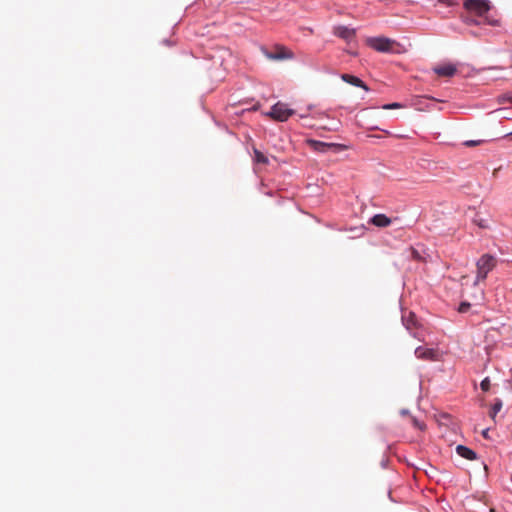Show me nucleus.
<instances>
[{"label": "nucleus", "mask_w": 512, "mask_h": 512, "mask_svg": "<svg viewBox=\"0 0 512 512\" xmlns=\"http://www.w3.org/2000/svg\"><path fill=\"white\" fill-rule=\"evenodd\" d=\"M498 259L491 254H483L476 262V279L474 285L487 278L488 274L497 266Z\"/></svg>", "instance_id": "obj_1"}, {"label": "nucleus", "mask_w": 512, "mask_h": 512, "mask_svg": "<svg viewBox=\"0 0 512 512\" xmlns=\"http://www.w3.org/2000/svg\"><path fill=\"white\" fill-rule=\"evenodd\" d=\"M294 114V110L290 109L287 104L282 102H277L271 107V110L267 113V115L277 121L284 122L289 119Z\"/></svg>", "instance_id": "obj_2"}, {"label": "nucleus", "mask_w": 512, "mask_h": 512, "mask_svg": "<svg viewBox=\"0 0 512 512\" xmlns=\"http://www.w3.org/2000/svg\"><path fill=\"white\" fill-rule=\"evenodd\" d=\"M395 43L394 40L386 37H373L368 40V44L371 48L382 53L392 52Z\"/></svg>", "instance_id": "obj_3"}, {"label": "nucleus", "mask_w": 512, "mask_h": 512, "mask_svg": "<svg viewBox=\"0 0 512 512\" xmlns=\"http://www.w3.org/2000/svg\"><path fill=\"white\" fill-rule=\"evenodd\" d=\"M464 8L481 16L491 9V2L489 0H465Z\"/></svg>", "instance_id": "obj_4"}, {"label": "nucleus", "mask_w": 512, "mask_h": 512, "mask_svg": "<svg viewBox=\"0 0 512 512\" xmlns=\"http://www.w3.org/2000/svg\"><path fill=\"white\" fill-rule=\"evenodd\" d=\"M309 143L315 151L320 152V153H326L330 150L336 151L341 148L340 144L326 143V142L317 141V140H310Z\"/></svg>", "instance_id": "obj_5"}, {"label": "nucleus", "mask_w": 512, "mask_h": 512, "mask_svg": "<svg viewBox=\"0 0 512 512\" xmlns=\"http://www.w3.org/2000/svg\"><path fill=\"white\" fill-rule=\"evenodd\" d=\"M415 356L418 359L435 361L437 360V351L433 348L419 346L415 349Z\"/></svg>", "instance_id": "obj_6"}, {"label": "nucleus", "mask_w": 512, "mask_h": 512, "mask_svg": "<svg viewBox=\"0 0 512 512\" xmlns=\"http://www.w3.org/2000/svg\"><path fill=\"white\" fill-rule=\"evenodd\" d=\"M334 34L347 42H351L355 37V29L341 25L334 28Z\"/></svg>", "instance_id": "obj_7"}, {"label": "nucleus", "mask_w": 512, "mask_h": 512, "mask_svg": "<svg viewBox=\"0 0 512 512\" xmlns=\"http://www.w3.org/2000/svg\"><path fill=\"white\" fill-rule=\"evenodd\" d=\"M341 79L344 82H346L348 84H351V85H353L355 87L362 88L365 91L369 90L368 86L360 78H358L357 76L350 75V74H342L341 75Z\"/></svg>", "instance_id": "obj_8"}, {"label": "nucleus", "mask_w": 512, "mask_h": 512, "mask_svg": "<svg viewBox=\"0 0 512 512\" xmlns=\"http://www.w3.org/2000/svg\"><path fill=\"white\" fill-rule=\"evenodd\" d=\"M456 452L459 456L467 460H475L477 458L476 452L464 445H457Z\"/></svg>", "instance_id": "obj_9"}, {"label": "nucleus", "mask_w": 512, "mask_h": 512, "mask_svg": "<svg viewBox=\"0 0 512 512\" xmlns=\"http://www.w3.org/2000/svg\"><path fill=\"white\" fill-rule=\"evenodd\" d=\"M434 72L439 76L451 77L456 73V67L452 64L435 67Z\"/></svg>", "instance_id": "obj_10"}, {"label": "nucleus", "mask_w": 512, "mask_h": 512, "mask_svg": "<svg viewBox=\"0 0 512 512\" xmlns=\"http://www.w3.org/2000/svg\"><path fill=\"white\" fill-rule=\"evenodd\" d=\"M370 223L377 227H387L391 224V220L385 214H376L370 219Z\"/></svg>", "instance_id": "obj_11"}, {"label": "nucleus", "mask_w": 512, "mask_h": 512, "mask_svg": "<svg viewBox=\"0 0 512 512\" xmlns=\"http://www.w3.org/2000/svg\"><path fill=\"white\" fill-rule=\"evenodd\" d=\"M502 400L497 398L494 402V404L492 405L491 407V410H490V416L491 418H495L496 415L498 414V412H500V410L502 409Z\"/></svg>", "instance_id": "obj_12"}, {"label": "nucleus", "mask_w": 512, "mask_h": 512, "mask_svg": "<svg viewBox=\"0 0 512 512\" xmlns=\"http://www.w3.org/2000/svg\"><path fill=\"white\" fill-rule=\"evenodd\" d=\"M254 157H255V161L257 163H262V164L268 163V158L256 149L254 150Z\"/></svg>", "instance_id": "obj_13"}, {"label": "nucleus", "mask_w": 512, "mask_h": 512, "mask_svg": "<svg viewBox=\"0 0 512 512\" xmlns=\"http://www.w3.org/2000/svg\"><path fill=\"white\" fill-rule=\"evenodd\" d=\"M480 387L481 389L484 391V392H487L490 388V379L489 377H485L481 383H480Z\"/></svg>", "instance_id": "obj_14"}, {"label": "nucleus", "mask_w": 512, "mask_h": 512, "mask_svg": "<svg viewBox=\"0 0 512 512\" xmlns=\"http://www.w3.org/2000/svg\"><path fill=\"white\" fill-rule=\"evenodd\" d=\"M401 107H402V105L398 102L389 103V104H385L382 106V108L385 110L397 109V108H401Z\"/></svg>", "instance_id": "obj_15"}, {"label": "nucleus", "mask_w": 512, "mask_h": 512, "mask_svg": "<svg viewBox=\"0 0 512 512\" xmlns=\"http://www.w3.org/2000/svg\"><path fill=\"white\" fill-rule=\"evenodd\" d=\"M402 322L408 330L414 325V320H413L412 316L408 319H406L404 316H402Z\"/></svg>", "instance_id": "obj_16"}, {"label": "nucleus", "mask_w": 512, "mask_h": 512, "mask_svg": "<svg viewBox=\"0 0 512 512\" xmlns=\"http://www.w3.org/2000/svg\"><path fill=\"white\" fill-rule=\"evenodd\" d=\"M438 3L446 6H455L458 4V0H438Z\"/></svg>", "instance_id": "obj_17"}, {"label": "nucleus", "mask_w": 512, "mask_h": 512, "mask_svg": "<svg viewBox=\"0 0 512 512\" xmlns=\"http://www.w3.org/2000/svg\"><path fill=\"white\" fill-rule=\"evenodd\" d=\"M469 307H470V303H468V302H462V303L459 305L458 311H459L460 313H465V312H467V311H468Z\"/></svg>", "instance_id": "obj_18"}, {"label": "nucleus", "mask_w": 512, "mask_h": 512, "mask_svg": "<svg viewBox=\"0 0 512 512\" xmlns=\"http://www.w3.org/2000/svg\"><path fill=\"white\" fill-rule=\"evenodd\" d=\"M482 143V140H468L464 142V145L466 146H476L478 144Z\"/></svg>", "instance_id": "obj_19"}, {"label": "nucleus", "mask_w": 512, "mask_h": 512, "mask_svg": "<svg viewBox=\"0 0 512 512\" xmlns=\"http://www.w3.org/2000/svg\"><path fill=\"white\" fill-rule=\"evenodd\" d=\"M268 57L270 59H275V60H279V59H284L286 58L287 56L285 55H282V54H269Z\"/></svg>", "instance_id": "obj_20"}, {"label": "nucleus", "mask_w": 512, "mask_h": 512, "mask_svg": "<svg viewBox=\"0 0 512 512\" xmlns=\"http://www.w3.org/2000/svg\"><path fill=\"white\" fill-rule=\"evenodd\" d=\"M500 101L501 102H504V101H512V98L507 96V95H503L501 98H500Z\"/></svg>", "instance_id": "obj_21"}, {"label": "nucleus", "mask_w": 512, "mask_h": 512, "mask_svg": "<svg viewBox=\"0 0 512 512\" xmlns=\"http://www.w3.org/2000/svg\"><path fill=\"white\" fill-rule=\"evenodd\" d=\"M412 253H413V257H414V258H416V259H420V258H421V257H420V254H419V252H418L417 250H413V252H412Z\"/></svg>", "instance_id": "obj_22"}, {"label": "nucleus", "mask_w": 512, "mask_h": 512, "mask_svg": "<svg viewBox=\"0 0 512 512\" xmlns=\"http://www.w3.org/2000/svg\"><path fill=\"white\" fill-rule=\"evenodd\" d=\"M488 433H489V429H488V428H487V429H484V430L482 431V435H483V437L488 438Z\"/></svg>", "instance_id": "obj_23"}, {"label": "nucleus", "mask_w": 512, "mask_h": 512, "mask_svg": "<svg viewBox=\"0 0 512 512\" xmlns=\"http://www.w3.org/2000/svg\"><path fill=\"white\" fill-rule=\"evenodd\" d=\"M401 414H402V415H407V414H409V410H407V409H402V410H401Z\"/></svg>", "instance_id": "obj_24"}, {"label": "nucleus", "mask_w": 512, "mask_h": 512, "mask_svg": "<svg viewBox=\"0 0 512 512\" xmlns=\"http://www.w3.org/2000/svg\"><path fill=\"white\" fill-rule=\"evenodd\" d=\"M414 424H415V426L419 427L420 429L423 428L422 425H420L416 419H414Z\"/></svg>", "instance_id": "obj_25"}, {"label": "nucleus", "mask_w": 512, "mask_h": 512, "mask_svg": "<svg viewBox=\"0 0 512 512\" xmlns=\"http://www.w3.org/2000/svg\"><path fill=\"white\" fill-rule=\"evenodd\" d=\"M498 23H499V21H498V20H494V21H491V22H490V24H491V25H494V26H495V25H498Z\"/></svg>", "instance_id": "obj_26"}, {"label": "nucleus", "mask_w": 512, "mask_h": 512, "mask_svg": "<svg viewBox=\"0 0 512 512\" xmlns=\"http://www.w3.org/2000/svg\"><path fill=\"white\" fill-rule=\"evenodd\" d=\"M164 43L167 44V45L170 44V42L168 40H165Z\"/></svg>", "instance_id": "obj_27"}, {"label": "nucleus", "mask_w": 512, "mask_h": 512, "mask_svg": "<svg viewBox=\"0 0 512 512\" xmlns=\"http://www.w3.org/2000/svg\"><path fill=\"white\" fill-rule=\"evenodd\" d=\"M509 135H512V132H511V133H509Z\"/></svg>", "instance_id": "obj_28"}]
</instances>
